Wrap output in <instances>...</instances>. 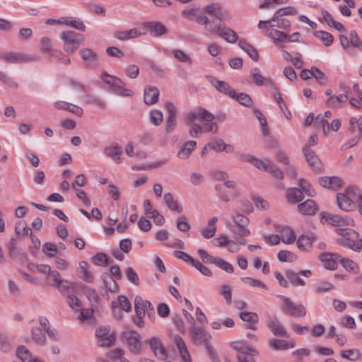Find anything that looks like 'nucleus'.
Returning <instances> with one entry per match:
<instances>
[{
	"label": "nucleus",
	"mask_w": 362,
	"mask_h": 362,
	"mask_svg": "<svg viewBox=\"0 0 362 362\" xmlns=\"http://www.w3.org/2000/svg\"><path fill=\"white\" fill-rule=\"evenodd\" d=\"M360 189L356 187H347L343 192L337 194L336 199L338 207L344 211H354L356 207V200Z\"/></svg>",
	"instance_id": "obj_1"
},
{
	"label": "nucleus",
	"mask_w": 362,
	"mask_h": 362,
	"mask_svg": "<svg viewBox=\"0 0 362 362\" xmlns=\"http://www.w3.org/2000/svg\"><path fill=\"white\" fill-rule=\"evenodd\" d=\"M232 219L237 228H233L229 220H225L226 227L235 235L240 237H247L250 235V230L247 228L250 219L246 216L235 211L232 214Z\"/></svg>",
	"instance_id": "obj_2"
},
{
	"label": "nucleus",
	"mask_w": 362,
	"mask_h": 362,
	"mask_svg": "<svg viewBox=\"0 0 362 362\" xmlns=\"http://www.w3.org/2000/svg\"><path fill=\"white\" fill-rule=\"evenodd\" d=\"M337 233L341 236L337 243L353 250L357 251L362 247V239L358 240V234L356 231L349 228H340Z\"/></svg>",
	"instance_id": "obj_3"
},
{
	"label": "nucleus",
	"mask_w": 362,
	"mask_h": 362,
	"mask_svg": "<svg viewBox=\"0 0 362 362\" xmlns=\"http://www.w3.org/2000/svg\"><path fill=\"white\" fill-rule=\"evenodd\" d=\"M59 38L63 42L64 50L70 54L77 50L83 42V37L72 30L62 32Z\"/></svg>",
	"instance_id": "obj_4"
},
{
	"label": "nucleus",
	"mask_w": 362,
	"mask_h": 362,
	"mask_svg": "<svg viewBox=\"0 0 362 362\" xmlns=\"http://www.w3.org/2000/svg\"><path fill=\"white\" fill-rule=\"evenodd\" d=\"M122 337L124 342L132 354L139 355L141 353V337L139 333L135 331L124 332Z\"/></svg>",
	"instance_id": "obj_5"
},
{
	"label": "nucleus",
	"mask_w": 362,
	"mask_h": 362,
	"mask_svg": "<svg viewBox=\"0 0 362 362\" xmlns=\"http://www.w3.org/2000/svg\"><path fill=\"white\" fill-rule=\"evenodd\" d=\"M144 343L149 346L154 356L161 361L168 358V353L161 339L158 336H151L145 339Z\"/></svg>",
	"instance_id": "obj_6"
},
{
	"label": "nucleus",
	"mask_w": 362,
	"mask_h": 362,
	"mask_svg": "<svg viewBox=\"0 0 362 362\" xmlns=\"http://www.w3.org/2000/svg\"><path fill=\"white\" fill-rule=\"evenodd\" d=\"M321 218L322 221H325L334 226H354L355 225V221L353 218L346 215H332L327 213H322L321 214Z\"/></svg>",
	"instance_id": "obj_7"
},
{
	"label": "nucleus",
	"mask_w": 362,
	"mask_h": 362,
	"mask_svg": "<svg viewBox=\"0 0 362 362\" xmlns=\"http://www.w3.org/2000/svg\"><path fill=\"white\" fill-rule=\"evenodd\" d=\"M281 298L284 301V305L282 310L296 317H303L306 315V309L303 305H296L289 298L286 296H281Z\"/></svg>",
	"instance_id": "obj_8"
},
{
	"label": "nucleus",
	"mask_w": 362,
	"mask_h": 362,
	"mask_svg": "<svg viewBox=\"0 0 362 362\" xmlns=\"http://www.w3.org/2000/svg\"><path fill=\"white\" fill-rule=\"evenodd\" d=\"M0 59L11 64H21L37 61L40 59V57L28 56L21 52H8L0 54Z\"/></svg>",
	"instance_id": "obj_9"
},
{
	"label": "nucleus",
	"mask_w": 362,
	"mask_h": 362,
	"mask_svg": "<svg viewBox=\"0 0 362 362\" xmlns=\"http://www.w3.org/2000/svg\"><path fill=\"white\" fill-rule=\"evenodd\" d=\"M339 86L344 93L329 97L325 102L327 107L332 108L339 107L342 104H344L348 101V93L350 92V88L343 83H341Z\"/></svg>",
	"instance_id": "obj_10"
},
{
	"label": "nucleus",
	"mask_w": 362,
	"mask_h": 362,
	"mask_svg": "<svg viewBox=\"0 0 362 362\" xmlns=\"http://www.w3.org/2000/svg\"><path fill=\"white\" fill-rule=\"evenodd\" d=\"M95 335L98 338V344L100 346H110L115 341V337L113 334L110 333V328L109 327L97 329Z\"/></svg>",
	"instance_id": "obj_11"
},
{
	"label": "nucleus",
	"mask_w": 362,
	"mask_h": 362,
	"mask_svg": "<svg viewBox=\"0 0 362 362\" xmlns=\"http://www.w3.org/2000/svg\"><path fill=\"white\" fill-rule=\"evenodd\" d=\"M317 238L314 233L302 235L296 241L298 248L302 252H310L313 250V244L317 240Z\"/></svg>",
	"instance_id": "obj_12"
},
{
	"label": "nucleus",
	"mask_w": 362,
	"mask_h": 362,
	"mask_svg": "<svg viewBox=\"0 0 362 362\" xmlns=\"http://www.w3.org/2000/svg\"><path fill=\"white\" fill-rule=\"evenodd\" d=\"M144 30H148L150 35L157 37L168 33V30L160 22L151 21L143 23Z\"/></svg>",
	"instance_id": "obj_13"
},
{
	"label": "nucleus",
	"mask_w": 362,
	"mask_h": 362,
	"mask_svg": "<svg viewBox=\"0 0 362 362\" xmlns=\"http://www.w3.org/2000/svg\"><path fill=\"white\" fill-rule=\"evenodd\" d=\"M189 333L193 342L197 344L202 343L206 344L211 338V336L207 332L196 327H192Z\"/></svg>",
	"instance_id": "obj_14"
},
{
	"label": "nucleus",
	"mask_w": 362,
	"mask_h": 362,
	"mask_svg": "<svg viewBox=\"0 0 362 362\" xmlns=\"http://www.w3.org/2000/svg\"><path fill=\"white\" fill-rule=\"evenodd\" d=\"M165 107L168 111L165 131L170 133L175 129L176 125L177 110L175 105L170 102H166Z\"/></svg>",
	"instance_id": "obj_15"
},
{
	"label": "nucleus",
	"mask_w": 362,
	"mask_h": 362,
	"mask_svg": "<svg viewBox=\"0 0 362 362\" xmlns=\"http://www.w3.org/2000/svg\"><path fill=\"white\" fill-rule=\"evenodd\" d=\"M250 74L257 86H265L269 88L276 89L275 84L272 78L264 77L261 74V71L259 68H254L251 70Z\"/></svg>",
	"instance_id": "obj_16"
},
{
	"label": "nucleus",
	"mask_w": 362,
	"mask_h": 362,
	"mask_svg": "<svg viewBox=\"0 0 362 362\" xmlns=\"http://www.w3.org/2000/svg\"><path fill=\"white\" fill-rule=\"evenodd\" d=\"M235 349L240 351L238 356L239 362H255L252 356L257 354L256 350L244 344L235 346Z\"/></svg>",
	"instance_id": "obj_17"
},
{
	"label": "nucleus",
	"mask_w": 362,
	"mask_h": 362,
	"mask_svg": "<svg viewBox=\"0 0 362 362\" xmlns=\"http://www.w3.org/2000/svg\"><path fill=\"white\" fill-rule=\"evenodd\" d=\"M341 255L336 253H324L320 255V260L324 267L329 270H334L337 268V263L339 262Z\"/></svg>",
	"instance_id": "obj_18"
},
{
	"label": "nucleus",
	"mask_w": 362,
	"mask_h": 362,
	"mask_svg": "<svg viewBox=\"0 0 362 362\" xmlns=\"http://www.w3.org/2000/svg\"><path fill=\"white\" fill-rule=\"evenodd\" d=\"M267 325L272 334L278 337H286L287 332L279 320L276 317H271L267 322Z\"/></svg>",
	"instance_id": "obj_19"
},
{
	"label": "nucleus",
	"mask_w": 362,
	"mask_h": 362,
	"mask_svg": "<svg viewBox=\"0 0 362 362\" xmlns=\"http://www.w3.org/2000/svg\"><path fill=\"white\" fill-rule=\"evenodd\" d=\"M214 116L205 109H198L188 115L187 120L189 122H193L196 120L212 122Z\"/></svg>",
	"instance_id": "obj_20"
},
{
	"label": "nucleus",
	"mask_w": 362,
	"mask_h": 362,
	"mask_svg": "<svg viewBox=\"0 0 362 362\" xmlns=\"http://www.w3.org/2000/svg\"><path fill=\"white\" fill-rule=\"evenodd\" d=\"M241 158L243 161L250 163L263 171H267L272 163L270 160H263L250 154L241 156Z\"/></svg>",
	"instance_id": "obj_21"
},
{
	"label": "nucleus",
	"mask_w": 362,
	"mask_h": 362,
	"mask_svg": "<svg viewBox=\"0 0 362 362\" xmlns=\"http://www.w3.org/2000/svg\"><path fill=\"white\" fill-rule=\"evenodd\" d=\"M271 22V29H280V30H286L288 29L291 25V22L288 19L284 18L282 14L279 13V12L276 11V13L272 16V18L270 20Z\"/></svg>",
	"instance_id": "obj_22"
},
{
	"label": "nucleus",
	"mask_w": 362,
	"mask_h": 362,
	"mask_svg": "<svg viewBox=\"0 0 362 362\" xmlns=\"http://www.w3.org/2000/svg\"><path fill=\"white\" fill-rule=\"evenodd\" d=\"M277 232L279 233L280 240L285 244H292L296 240V237L293 230L288 226H279L276 228Z\"/></svg>",
	"instance_id": "obj_23"
},
{
	"label": "nucleus",
	"mask_w": 362,
	"mask_h": 362,
	"mask_svg": "<svg viewBox=\"0 0 362 362\" xmlns=\"http://www.w3.org/2000/svg\"><path fill=\"white\" fill-rule=\"evenodd\" d=\"M134 303L135 313L137 315H145L147 311L153 310L151 303L140 296H136Z\"/></svg>",
	"instance_id": "obj_24"
},
{
	"label": "nucleus",
	"mask_w": 362,
	"mask_h": 362,
	"mask_svg": "<svg viewBox=\"0 0 362 362\" xmlns=\"http://www.w3.org/2000/svg\"><path fill=\"white\" fill-rule=\"evenodd\" d=\"M299 213L303 215H314L318 210L317 203L313 199H307L304 202L298 204Z\"/></svg>",
	"instance_id": "obj_25"
},
{
	"label": "nucleus",
	"mask_w": 362,
	"mask_h": 362,
	"mask_svg": "<svg viewBox=\"0 0 362 362\" xmlns=\"http://www.w3.org/2000/svg\"><path fill=\"white\" fill-rule=\"evenodd\" d=\"M303 154L305 157L306 161L309 164V165L313 170H320L321 168V161L317 157V156L310 150V148H308V145H305L303 148Z\"/></svg>",
	"instance_id": "obj_26"
},
{
	"label": "nucleus",
	"mask_w": 362,
	"mask_h": 362,
	"mask_svg": "<svg viewBox=\"0 0 362 362\" xmlns=\"http://www.w3.org/2000/svg\"><path fill=\"white\" fill-rule=\"evenodd\" d=\"M174 342L179 351L180 355L183 362H192L190 354L187 349L186 344L182 338L176 334L173 337Z\"/></svg>",
	"instance_id": "obj_27"
},
{
	"label": "nucleus",
	"mask_w": 362,
	"mask_h": 362,
	"mask_svg": "<svg viewBox=\"0 0 362 362\" xmlns=\"http://www.w3.org/2000/svg\"><path fill=\"white\" fill-rule=\"evenodd\" d=\"M79 54L87 66H94L98 60L97 53L89 48L81 49Z\"/></svg>",
	"instance_id": "obj_28"
},
{
	"label": "nucleus",
	"mask_w": 362,
	"mask_h": 362,
	"mask_svg": "<svg viewBox=\"0 0 362 362\" xmlns=\"http://www.w3.org/2000/svg\"><path fill=\"white\" fill-rule=\"evenodd\" d=\"M146 35V32H142L138 28H132L129 30L118 31L115 33V37L119 40L125 41L130 39L137 38Z\"/></svg>",
	"instance_id": "obj_29"
},
{
	"label": "nucleus",
	"mask_w": 362,
	"mask_h": 362,
	"mask_svg": "<svg viewBox=\"0 0 362 362\" xmlns=\"http://www.w3.org/2000/svg\"><path fill=\"white\" fill-rule=\"evenodd\" d=\"M267 35L272 40L273 43L279 47H283L284 44L287 42L288 34L281 30L270 29Z\"/></svg>",
	"instance_id": "obj_30"
},
{
	"label": "nucleus",
	"mask_w": 362,
	"mask_h": 362,
	"mask_svg": "<svg viewBox=\"0 0 362 362\" xmlns=\"http://www.w3.org/2000/svg\"><path fill=\"white\" fill-rule=\"evenodd\" d=\"M40 51L42 53L49 54L51 57H58L62 55V53L52 48L51 40L47 37H43L40 40Z\"/></svg>",
	"instance_id": "obj_31"
},
{
	"label": "nucleus",
	"mask_w": 362,
	"mask_h": 362,
	"mask_svg": "<svg viewBox=\"0 0 362 362\" xmlns=\"http://www.w3.org/2000/svg\"><path fill=\"white\" fill-rule=\"evenodd\" d=\"M319 184L322 187L336 189L339 187L341 186L342 180L340 177L336 176L322 177L319 179Z\"/></svg>",
	"instance_id": "obj_32"
},
{
	"label": "nucleus",
	"mask_w": 362,
	"mask_h": 362,
	"mask_svg": "<svg viewBox=\"0 0 362 362\" xmlns=\"http://www.w3.org/2000/svg\"><path fill=\"white\" fill-rule=\"evenodd\" d=\"M31 339L35 344L42 346L46 344L45 330L40 327H33L31 329Z\"/></svg>",
	"instance_id": "obj_33"
},
{
	"label": "nucleus",
	"mask_w": 362,
	"mask_h": 362,
	"mask_svg": "<svg viewBox=\"0 0 362 362\" xmlns=\"http://www.w3.org/2000/svg\"><path fill=\"white\" fill-rule=\"evenodd\" d=\"M105 155L112 158L116 163H122V150L117 144H113L105 148Z\"/></svg>",
	"instance_id": "obj_34"
},
{
	"label": "nucleus",
	"mask_w": 362,
	"mask_h": 362,
	"mask_svg": "<svg viewBox=\"0 0 362 362\" xmlns=\"http://www.w3.org/2000/svg\"><path fill=\"white\" fill-rule=\"evenodd\" d=\"M210 149H212L216 152H226L227 153H231L234 151V147L230 145L226 144L222 139H216L209 143Z\"/></svg>",
	"instance_id": "obj_35"
},
{
	"label": "nucleus",
	"mask_w": 362,
	"mask_h": 362,
	"mask_svg": "<svg viewBox=\"0 0 362 362\" xmlns=\"http://www.w3.org/2000/svg\"><path fill=\"white\" fill-rule=\"evenodd\" d=\"M160 95V91L156 87L147 86L144 90V100L146 105L156 103Z\"/></svg>",
	"instance_id": "obj_36"
},
{
	"label": "nucleus",
	"mask_w": 362,
	"mask_h": 362,
	"mask_svg": "<svg viewBox=\"0 0 362 362\" xmlns=\"http://www.w3.org/2000/svg\"><path fill=\"white\" fill-rule=\"evenodd\" d=\"M218 217L213 216L208 221V225L201 230L202 235L206 239L212 238L216 233Z\"/></svg>",
	"instance_id": "obj_37"
},
{
	"label": "nucleus",
	"mask_w": 362,
	"mask_h": 362,
	"mask_svg": "<svg viewBox=\"0 0 362 362\" xmlns=\"http://www.w3.org/2000/svg\"><path fill=\"white\" fill-rule=\"evenodd\" d=\"M197 146L195 141L191 140L187 141L183 146H181L180 149L177 152V157L181 160L187 159Z\"/></svg>",
	"instance_id": "obj_38"
},
{
	"label": "nucleus",
	"mask_w": 362,
	"mask_h": 362,
	"mask_svg": "<svg viewBox=\"0 0 362 362\" xmlns=\"http://www.w3.org/2000/svg\"><path fill=\"white\" fill-rule=\"evenodd\" d=\"M286 197L291 204H297L304 199L303 192L296 187L289 188L286 190Z\"/></svg>",
	"instance_id": "obj_39"
},
{
	"label": "nucleus",
	"mask_w": 362,
	"mask_h": 362,
	"mask_svg": "<svg viewBox=\"0 0 362 362\" xmlns=\"http://www.w3.org/2000/svg\"><path fill=\"white\" fill-rule=\"evenodd\" d=\"M78 276L83 281L91 283L93 279L91 272L89 270V266L85 261L79 262V267L78 271Z\"/></svg>",
	"instance_id": "obj_40"
},
{
	"label": "nucleus",
	"mask_w": 362,
	"mask_h": 362,
	"mask_svg": "<svg viewBox=\"0 0 362 362\" xmlns=\"http://www.w3.org/2000/svg\"><path fill=\"white\" fill-rule=\"evenodd\" d=\"M16 354L22 362H32L35 357V356H34L30 350L23 345L17 346Z\"/></svg>",
	"instance_id": "obj_41"
},
{
	"label": "nucleus",
	"mask_w": 362,
	"mask_h": 362,
	"mask_svg": "<svg viewBox=\"0 0 362 362\" xmlns=\"http://www.w3.org/2000/svg\"><path fill=\"white\" fill-rule=\"evenodd\" d=\"M348 132L350 134H354L357 132V134H361L362 136V117L359 118L351 117L349 122Z\"/></svg>",
	"instance_id": "obj_42"
},
{
	"label": "nucleus",
	"mask_w": 362,
	"mask_h": 362,
	"mask_svg": "<svg viewBox=\"0 0 362 362\" xmlns=\"http://www.w3.org/2000/svg\"><path fill=\"white\" fill-rule=\"evenodd\" d=\"M239 47L245 51L250 57L255 62H257L259 59V54L257 49L250 44L247 43L245 40H240L238 43Z\"/></svg>",
	"instance_id": "obj_43"
},
{
	"label": "nucleus",
	"mask_w": 362,
	"mask_h": 362,
	"mask_svg": "<svg viewBox=\"0 0 362 362\" xmlns=\"http://www.w3.org/2000/svg\"><path fill=\"white\" fill-rule=\"evenodd\" d=\"M163 199L170 210L174 211L178 214L182 213V208L179 205L178 202L174 199L173 194L170 192L165 193Z\"/></svg>",
	"instance_id": "obj_44"
},
{
	"label": "nucleus",
	"mask_w": 362,
	"mask_h": 362,
	"mask_svg": "<svg viewBox=\"0 0 362 362\" xmlns=\"http://www.w3.org/2000/svg\"><path fill=\"white\" fill-rule=\"evenodd\" d=\"M214 87L220 93L227 95L232 98H235V91L226 82L218 81L214 83Z\"/></svg>",
	"instance_id": "obj_45"
},
{
	"label": "nucleus",
	"mask_w": 362,
	"mask_h": 362,
	"mask_svg": "<svg viewBox=\"0 0 362 362\" xmlns=\"http://www.w3.org/2000/svg\"><path fill=\"white\" fill-rule=\"evenodd\" d=\"M340 356L346 360L354 362L357 361L361 358V352L358 349H351L349 350L341 351Z\"/></svg>",
	"instance_id": "obj_46"
},
{
	"label": "nucleus",
	"mask_w": 362,
	"mask_h": 362,
	"mask_svg": "<svg viewBox=\"0 0 362 362\" xmlns=\"http://www.w3.org/2000/svg\"><path fill=\"white\" fill-rule=\"evenodd\" d=\"M218 35L229 43H235L238 40V36L235 31L228 28H222Z\"/></svg>",
	"instance_id": "obj_47"
},
{
	"label": "nucleus",
	"mask_w": 362,
	"mask_h": 362,
	"mask_svg": "<svg viewBox=\"0 0 362 362\" xmlns=\"http://www.w3.org/2000/svg\"><path fill=\"white\" fill-rule=\"evenodd\" d=\"M101 78L102 80L105 82L106 83L110 85L112 87V90L114 91L115 89L118 87V85H123V81L114 76L110 75L106 72H103L101 74Z\"/></svg>",
	"instance_id": "obj_48"
},
{
	"label": "nucleus",
	"mask_w": 362,
	"mask_h": 362,
	"mask_svg": "<svg viewBox=\"0 0 362 362\" xmlns=\"http://www.w3.org/2000/svg\"><path fill=\"white\" fill-rule=\"evenodd\" d=\"M204 12L207 14L211 15L217 18L221 19L223 17V10L218 4H212L205 6Z\"/></svg>",
	"instance_id": "obj_49"
},
{
	"label": "nucleus",
	"mask_w": 362,
	"mask_h": 362,
	"mask_svg": "<svg viewBox=\"0 0 362 362\" xmlns=\"http://www.w3.org/2000/svg\"><path fill=\"white\" fill-rule=\"evenodd\" d=\"M286 276L288 280L295 286H303L305 285V281L300 277V274L294 272L291 270L286 272Z\"/></svg>",
	"instance_id": "obj_50"
},
{
	"label": "nucleus",
	"mask_w": 362,
	"mask_h": 362,
	"mask_svg": "<svg viewBox=\"0 0 362 362\" xmlns=\"http://www.w3.org/2000/svg\"><path fill=\"white\" fill-rule=\"evenodd\" d=\"M42 252L47 257H53L59 254V247L57 245L47 242L43 245Z\"/></svg>",
	"instance_id": "obj_51"
},
{
	"label": "nucleus",
	"mask_w": 362,
	"mask_h": 362,
	"mask_svg": "<svg viewBox=\"0 0 362 362\" xmlns=\"http://www.w3.org/2000/svg\"><path fill=\"white\" fill-rule=\"evenodd\" d=\"M298 185L301 188V191L303 192V194L306 195L307 197H315L316 195V192L314 190V189L312 187L311 185L309 183L308 181H307L305 179H300L298 180Z\"/></svg>",
	"instance_id": "obj_52"
},
{
	"label": "nucleus",
	"mask_w": 362,
	"mask_h": 362,
	"mask_svg": "<svg viewBox=\"0 0 362 362\" xmlns=\"http://www.w3.org/2000/svg\"><path fill=\"white\" fill-rule=\"evenodd\" d=\"M240 317L245 322H250L252 325H255L259 321V317L257 313L252 312H242L240 314ZM251 329H255L254 325L250 327Z\"/></svg>",
	"instance_id": "obj_53"
},
{
	"label": "nucleus",
	"mask_w": 362,
	"mask_h": 362,
	"mask_svg": "<svg viewBox=\"0 0 362 362\" xmlns=\"http://www.w3.org/2000/svg\"><path fill=\"white\" fill-rule=\"evenodd\" d=\"M314 35L320 39L325 46H330L333 42L332 35L325 31H316L314 33Z\"/></svg>",
	"instance_id": "obj_54"
},
{
	"label": "nucleus",
	"mask_w": 362,
	"mask_h": 362,
	"mask_svg": "<svg viewBox=\"0 0 362 362\" xmlns=\"http://www.w3.org/2000/svg\"><path fill=\"white\" fill-rule=\"evenodd\" d=\"M339 263L344 267L348 272H352L357 273L358 272V267L356 262L347 258H344L341 256L339 259Z\"/></svg>",
	"instance_id": "obj_55"
},
{
	"label": "nucleus",
	"mask_w": 362,
	"mask_h": 362,
	"mask_svg": "<svg viewBox=\"0 0 362 362\" xmlns=\"http://www.w3.org/2000/svg\"><path fill=\"white\" fill-rule=\"evenodd\" d=\"M124 351L122 349L117 348L108 352L107 356L112 360H119V362H130L124 357Z\"/></svg>",
	"instance_id": "obj_56"
},
{
	"label": "nucleus",
	"mask_w": 362,
	"mask_h": 362,
	"mask_svg": "<svg viewBox=\"0 0 362 362\" xmlns=\"http://www.w3.org/2000/svg\"><path fill=\"white\" fill-rule=\"evenodd\" d=\"M269 345L274 350H286L288 349V342L283 339H270L269 341Z\"/></svg>",
	"instance_id": "obj_57"
},
{
	"label": "nucleus",
	"mask_w": 362,
	"mask_h": 362,
	"mask_svg": "<svg viewBox=\"0 0 362 362\" xmlns=\"http://www.w3.org/2000/svg\"><path fill=\"white\" fill-rule=\"evenodd\" d=\"M277 257L278 259L282 262H292L297 259L295 254L288 250H281L279 252Z\"/></svg>",
	"instance_id": "obj_58"
},
{
	"label": "nucleus",
	"mask_w": 362,
	"mask_h": 362,
	"mask_svg": "<svg viewBox=\"0 0 362 362\" xmlns=\"http://www.w3.org/2000/svg\"><path fill=\"white\" fill-rule=\"evenodd\" d=\"M213 264L219 267L220 269L224 270L227 273L231 274L234 271L233 265L221 258L216 257Z\"/></svg>",
	"instance_id": "obj_59"
},
{
	"label": "nucleus",
	"mask_w": 362,
	"mask_h": 362,
	"mask_svg": "<svg viewBox=\"0 0 362 362\" xmlns=\"http://www.w3.org/2000/svg\"><path fill=\"white\" fill-rule=\"evenodd\" d=\"M61 276L59 273L56 270H52L46 278V283L47 285L51 286H56L61 280Z\"/></svg>",
	"instance_id": "obj_60"
},
{
	"label": "nucleus",
	"mask_w": 362,
	"mask_h": 362,
	"mask_svg": "<svg viewBox=\"0 0 362 362\" xmlns=\"http://www.w3.org/2000/svg\"><path fill=\"white\" fill-rule=\"evenodd\" d=\"M219 293L223 297L228 305H230L232 303V289L229 285H222Z\"/></svg>",
	"instance_id": "obj_61"
},
{
	"label": "nucleus",
	"mask_w": 362,
	"mask_h": 362,
	"mask_svg": "<svg viewBox=\"0 0 362 362\" xmlns=\"http://www.w3.org/2000/svg\"><path fill=\"white\" fill-rule=\"evenodd\" d=\"M69 26L81 32H85L86 30V27L83 21L78 17L71 16Z\"/></svg>",
	"instance_id": "obj_62"
},
{
	"label": "nucleus",
	"mask_w": 362,
	"mask_h": 362,
	"mask_svg": "<svg viewBox=\"0 0 362 362\" xmlns=\"http://www.w3.org/2000/svg\"><path fill=\"white\" fill-rule=\"evenodd\" d=\"M150 121L156 125H160L163 121V115L161 111L153 110L150 112Z\"/></svg>",
	"instance_id": "obj_63"
},
{
	"label": "nucleus",
	"mask_w": 362,
	"mask_h": 362,
	"mask_svg": "<svg viewBox=\"0 0 362 362\" xmlns=\"http://www.w3.org/2000/svg\"><path fill=\"white\" fill-rule=\"evenodd\" d=\"M12 348V344L7 336L0 333V351L4 353L8 352Z\"/></svg>",
	"instance_id": "obj_64"
}]
</instances>
